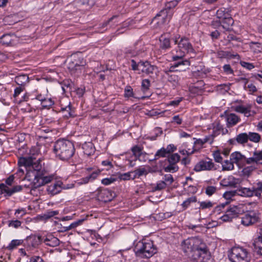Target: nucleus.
<instances>
[{
  "mask_svg": "<svg viewBox=\"0 0 262 262\" xmlns=\"http://www.w3.org/2000/svg\"><path fill=\"white\" fill-rule=\"evenodd\" d=\"M183 251L190 255L194 259L204 260L207 255V249L205 244L198 238H189L181 244Z\"/></svg>",
  "mask_w": 262,
  "mask_h": 262,
  "instance_id": "obj_1",
  "label": "nucleus"
},
{
  "mask_svg": "<svg viewBox=\"0 0 262 262\" xmlns=\"http://www.w3.org/2000/svg\"><path fill=\"white\" fill-rule=\"evenodd\" d=\"M230 158L239 168L243 167L246 164H261L262 150L254 151L252 156L250 158H246L245 155L239 151H235L230 155Z\"/></svg>",
  "mask_w": 262,
  "mask_h": 262,
  "instance_id": "obj_2",
  "label": "nucleus"
},
{
  "mask_svg": "<svg viewBox=\"0 0 262 262\" xmlns=\"http://www.w3.org/2000/svg\"><path fill=\"white\" fill-rule=\"evenodd\" d=\"M73 143L69 140L59 139L54 144V152L57 157L61 160H68L75 153Z\"/></svg>",
  "mask_w": 262,
  "mask_h": 262,
  "instance_id": "obj_3",
  "label": "nucleus"
},
{
  "mask_svg": "<svg viewBox=\"0 0 262 262\" xmlns=\"http://www.w3.org/2000/svg\"><path fill=\"white\" fill-rule=\"evenodd\" d=\"M172 40L174 44L178 45V49L176 50L177 54L172 57V60L177 61L182 59L186 54L194 53V50L189 39L185 37H181L178 35L174 36Z\"/></svg>",
  "mask_w": 262,
  "mask_h": 262,
  "instance_id": "obj_4",
  "label": "nucleus"
},
{
  "mask_svg": "<svg viewBox=\"0 0 262 262\" xmlns=\"http://www.w3.org/2000/svg\"><path fill=\"white\" fill-rule=\"evenodd\" d=\"M228 257L231 262H249L250 260L247 250L241 247L232 248Z\"/></svg>",
  "mask_w": 262,
  "mask_h": 262,
  "instance_id": "obj_5",
  "label": "nucleus"
},
{
  "mask_svg": "<svg viewBox=\"0 0 262 262\" xmlns=\"http://www.w3.org/2000/svg\"><path fill=\"white\" fill-rule=\"evenodd\" d=\"M245 206L243 204L237 205H230L226 210L224 215L220 217V219L223 222H230L234 217L244 213Z\"/></svg>",
  "mask_w": 262,
  "mask_h": 262,
  "instance_id": "obj_6",
  "label": "nucleus"
},
{
  "mask_svg": "<svg viewBox=\"0 0 262 262\" xmlns=\"http://www.w3.org/2000/svg\"><path fill=\"white\" fill-rule=\"evenodd\" d=\"M132 69L134 71H140L142 73L146 75L153 74L157 67L151 65L148 61H140L137 63L134 59L130 61Z\"/></svg>",
  "mask_w": 262,
  "mask_h": 262,
  "instance_id": "obj_7",
  "label": "nucleus"
},
{
  "mask_svg": "<svg viewBox=\"0 0 262 262\" xmlns=\"http://www.w3.org/2000/svg\"><path fill=\"white\" fill-rule=\"evenodd\" d=\"M136 254L141 257L149 258L156 253V249L151 242L142 243L136 248Z\"/></svg>",
  "mask_w": 262,
  "mask_h": 262,
  "instance_id": "obj_8",
  "label": "nucleus"
},
{
  "mask_svg": "<svg viewBox=\"0 0 262 262\" xmlns=\"http://www.w3.org/2000/svg\"><path fill=\"white\" fill-rule=\"evenodd\" d=\"M259 213L254 210L244 212L241 218V223L245 226H249L259 222Z\"/></svg>",
  "mask_w": 262,
  "mask_h": 262,
  "instance_id": "obj_9",
  "label": "nucleus"
},
{
  "mask_svg": "<svg viewBox=\"0 0 262 262\" xmlns=\"http://www.w3.org/2000/svg\"><path fill=\"white\" fill-rule=\"evenodd\" d=\"M85 61L82 58L78 57V55L74 54L72 55L71 61L69 62V69L73 72H77L80 74L84 69L85 65Z\"/></svg>",
  "mask_w": 262,
  "mask_h": 262,
  "instance_id": "obj_10",
  "label": "nucleus"
},
{
  "mask_svg": "<svg viewBox=\"0 0 262 262\" xmlns=\"http://www.w3.org/2000/svg\"><path fill=\"white\" fill-rule=\"evenodd\" d=\"M60 107V112L63 113L66 118L74 117L75 116L74 108L72 107L69 99L67 97H63L59 100Z\"/></svg>",
  "mask_w": 262,
  "mask_h": 262,
  "instance_id": "obj_11",
  "label": "nucleus"
},
{
  "mask_svg": "<svg viewBox=\"0 0 262 262\" xmlns=\"http://www.w3.org/2000/svg\"><path fill=\"white\" fill-rule=\"evenodd\" d=\"M217 168L212 160L206 158L199 161L194 166L193 170L196 172L202 171H215Z\"/></svg>",
  "mask_w": 262,
  "mask_h": 262,
  "instance_id": "obj_12",
  "label": "nucleus"
},
{
  "mask_svg": "<svg viewBox=\"0 0 262 262\" xmlns=\"http://www.w3.org/2000/svg\"><path fill=\"white\" fill-rule=\"evenodd\" d=\"M54 179V176L53 174L46 176L45 171L39 172L38 174L35 175V178H34L32 182V187L34 188H38L51 182Z\"/></svg>",
  "mask_w": 262,
  "mask_h": 262,
  "instance_id": "obj_13",
  "label": "nucleus"
},
{
  "mask_svg": "<svg viewBox=\"0 0 262 262\" xmlns=\"http://www.w3.org/2000/svg\"><path fill=\"white\" fill-rule=\"evenodd\" d=\"M221 117L225 118L227 127L228 128L235 126L241 121L239 116L234 113H229L227 111H225Z\"/></svg>",
  "mask_w": 262,
  "mask_h": 262,
  "instance_id": "obj_14",
  "label": "nucleus"
},
{
  "mask_svg": "<svg viewBox=\"0 0 262 262\" xmlns=\"http://www.w3.org/2000/svg\"><path fill=\"white\" fill-rule=\"evenodd\" d=\"M239 179L235 178L232 176H228L221 180L220 184L224 187H237L242 183Z\"/></svg>",
  "mask_w": 262,
  "mask_h": 262,
  "instance_id": "obj_15",
  "label": "nucleus"
},
{
  "mask_svg": "<svg viewBox=\"0 0 262 262\" xmlns=\"http://www.w3.org/2000/svg\"><path fill=\"white\" fill-rule=\"evenodd\" d=\"M173 11H168L165 9L161 10V11L157 14L154 18V20H161V24H165L168 23L173 15Z\"/></svg>",
  "mask_w": 262,
  "mask_h": 262,
  "instance_id": "obj_16",
  "label": "nucleus"
},
{
  "mask_svg": "<svg viewBox=\"0 0 262 262\" xmlns=\"http://www.w3.org/2000/svg\"><path fill=\"white\" fill-rule=\"evenodd\" d=\"M0 189L2 193H6V195L10 196L13 193L21 191L22 187L20 185H17L12 188H10L4 184H0Z\"/></svg>",
  "mask_w": 262,
  "mask_h": 262,
  "instance_id": "obj_17",
  "label": "nucleus"
},
{
  "mask_svg": "<svg viewBox=\"0 0 262 262\" xmlns=\"http://www.w3.org/2000/svg\"><path fill=\"white\" fill-rule=\"evenodd\" d=\"M40 242V236H36L35 235H31L28 236L24 241V245L29 248L30 249L31 248L36 247Z\"/></svg>",
  "mask_w": 262,
  "mask_h": 262,
  "instance_id": "obj_18",
  "label": "nucleus"
},
{
  "mask_svg": "<svg viewBox=\"0 0 262 262\" xmlns=\"http://www.w3.org/2000/svg\"><path fill=\"white\" fill-rule=\"evenodd\" d=\"M62 183L61 181H57L55 183L51 184L47 188L48 194L54 195L59 193L62 190Z\"/></svg>",
  "mask_w": 262,
  "mask_h": 262,
  "instance_id": "obj_19",
  "label": "nucleus"
},
{
  "mask_svg": "<svg viewBox=\"0 0 262 262\" xmlns=\"http://www.w3.org/2000/svg\"><path fill=\"white\" fill-rule=\"evenodd\" d=\"M35 157V154H33L32 156L28 157H20L18 160V164L20 166H24L25 167L31 166Z\"/></svg>",
  "mask_w": 262,
  "mask_h": 262,
  "instance_id": "obj_20",
  "label": "nucleus"
},
{
  "mask_svg": "<svg viewBox=\"0 0 262 262\" xmlns=\"http://www.w3.org/2000/svg\"><path fill=\"white\" fill-rule=\"evenodd\" d=\"M31 167L33 169V171H32L31 172H28L26 174V179H27L28 177H30L31 173L33 174L34 177L35 178V175L38 174L39 172H43L45 171V170L42 168L41 165L40 163V161H37L35 162H33Z\"/></svg>",
  "mask_w": 262,
  "mask_h": 262,
  "instance_id": "obj_21",
  "label": "nucleus"
},
{
  "mask_svg": "<svg viewBox=\"0 0 262 262\" xmlns=\"http://www.w3.org/2000/svg\"><path fill=\"white\" fill-rule=\"evenodd\" d=\"M120 21L118 20V16L116 15L113 16L110 18L107 21L103 23L102 24L101 28H105L106 30L111 28L115 27Z\"/></svg>",
  "mask_w": 262,
  "mask_h": 262,
  "instance_id": "obj_22",
  "label": "nucleus"
},
{
  "mask_svg": "<svg viewBox=\"0 0 262 262\" xmlns=\"http://www.w3.org/2000/svg\"><path fill=\"white\" fill-rule=\"evenodd\" d=\"M216 21L218 24L217 25H221L222 27L226 30H228L230 27L232 26L234 23V20L231 17V15L226 17L225 19L216 20Z\"/></svg>",
  "mask_w": 262,
  "mask_h": 262,
  "instance_id": "obj_23",
  "label": "nucleus"
},
{
  "mask_svg": "<svg viewBox=\"0 0 262 262\" xmlns=\"http://www.w3.org/2000/svg\"><path fill=\"white\" fill-rule=\"evenodd\" d=\"M233 108L236 112L243 114L246 117H249L251 116L250 106H245L242 105H239L234 106Z\"/></svg>",
  "mask_w": 262,
  "mask_h": 262,
  "instance_id": "obj_24",
  "label": "nucleus"
},
{
  "mask_svg": "<svg viewBox=\"0 0 262 262\" xmlns=\"http://www.w3.org/2000/svg\"><path fill=\"white\" fill-rule=\"evenodd\" d=\"M43 242L50 247H56L59 245V240L52 235H49L44 239Z\"/></svg>",
  "mask_w": 262,
  "mask_h": 262,
  "instance_id": "obj_25",
  "label": "nucleus"
},
{
  "mask_svg": "<svg viewBox=\"0 0 262 262\" xmlns=\"http://www.w3.org/2000/svg\"><path fill=\"white\" fill-rule=\"evenodd\" d=\"M249 166L244 167L241 171L242 175L247 178L249 177L252 173L257 168L256 166L258 164H251Z\"/></svg>",
  "mask_w": 262,
  "mask_h": 262,
  "instance_id": "obj_26",
  "label": "nucleus"
},
{
  "mask_svg": "<svg viewBox=\"0 0 262 262\" xmlns=\"http://www.w3.org/2000/svg\"><path fill=\"white\" fill-rule=\"evenodd\" d=\"M160 48L162 50H167L170 48V40L169 38L162 35L159 38Z\"/></svg>",
  "mask_w": 262,
  "mask_h": 262,
  "instance_id": "obj_27",
  "label": "nucleus"
},
{
  "mask_svg": "<svg viewBox=\"0 0 262 262\" xmlns=\"http://www.w3.org/2000/svg\"><path fill=\"white\" fill-rule=\"evenodd\" d=\"M15 81L19 86L24 87L29 81V78L27 75L21 74L15 77Z\"/></svg>",
  "mask_w": 262,
  "mask_h": 262,
  "instance_id": "obj_28",
  "label": "nucleus"
},
{
  "mask_svg": "<svg viewBox=\"0 0 262 262\" xmlns=\"http://www.w3.org/2000/svg\"><path fill=\"white\" fill-rule=\"evenodd\" d=\"M239 195L245 197H251L254 195V192L253 188L242 187L238 190Z\"/></svg>",
  "mask_w": 262,
  "mask_h": 262,
  "instance_id": "obj_29",
  "label": "nucleus"
},
{
  "mask_svg": "<svg viewBox=\"0 0 262 262\" xmlns=\"http://www.w3.org/2000/svg\"><path fill=\"white\" fill-rule=\"evenodd\" d=\"M100 173V170H96L92 173L91 174L85 177L84 178H82L80 181V183L81 184H87L90 181L95 180L99 174Z\"/></svg>",
  "mask_w": 262,
  "mask_h": 262,
  "instance_id": "obj_30",
  "label": "nucleus"
},
{
  "mask_svg": "<svg viewBox=\"0 0 262 262\" xmlns=\"http://www.w3.org/2000/svg\"><path fill=\"white\" fill-rule=\"evenodd\" d=\"M235 140L240 144H245V143H247L248 141V134L246 133H243L239 134L237 135L235 138Z\"/></svg>",
  "mask_w": 262,
  "mask_h": 262,
  "instance_id": "obj_31",
  "label": "nucleus"
},
{
  "mask_svg": "<svg viewBox=\"0 0 262 262\" xmlns=\"http://www.w3.org/2000/svg\"><path fill=\"white\" fill-rule=\"evenodd\" d=\"M84 154L90 156L94 152V148L91 142L85 143L82 145Z\"/></svg>",
  "mask_w": 262,
  "mask_h": 262,
  "instance_id": "obj_32",
  "label": "nucleus"
},
{
  "mask_svg": "<svg viewBox=\"0 0 262 262\" xmlns=\"http://www.w3.org/2000/svg\"><path fill=\"white\" fill-rule=\"evenodd\" d=\"M247 134L248 140L256 143L259 142L260 141L261 136L259 134L254 132H249Z\"/></svg>",
  "mask_w": 262,
  "mask_h": 262,
  "instance_id": "obj_33",
  "label": "nucleus"
},
{
  "mask_svg": "<svg viewBox=\"0 0 262 262\" xmlns=\"http://www.w3.org/2000/svg\"><path fill=\"white\" fill-rule=\"evenodd\" d=\"M168 75V80L172 83L174 85H178L180 81V77L176 73L170 72Z\"/></svg>",
  "mask_w": 262,
  "mask_h": 262,
  "instance_id": "obj_34",
  "label": "nucleus"
},
{
  "mask_svg": "<svg viewBox=\"0 0 262 262\" xmlns=\"http://www.w3.org/2000/svg\"><path fill=\"white\" fill-rule=\"evenodd\" d=\"M216 15L219 20H223L230 15V14L226 11L225 8L219 9L216 13Z\"/></svg>",
  "mask_w": 262,
  "mask_h": 262,
  "instance_id": "obj_35",
  "label": "nucleus"
},
{
  "mask_svg": "<svg viewBox=\"0 0 262 262\" xmlns=\"http://www.w3.org/2000/svg\"><path fill=\"white\" fill-rule=\"evenodd\" d=\"M125 54L128 57H133L139 54L140 51L136 48L129 47L125 49Z\"/></svg>",
  "mask_w": 262,
  "mask_h": 262,
  "instance_id": "obj_36",
  "label": "nucleus"
},
{
  "mask_svg": "<svg viewBox=\"0 0 262 262\" xmlns=\"http://www.w3.org/2000/svg\"><path fill=\"white\" fill-rule=\"evenodd\" d=\"M234 162L230 160H225L222 164V170L224 171L232 170L234 169Z\"/></svg>",
  "mask_w": 262,
  "mask_h": 262,
  "instance_id": "obj_37",
  "label": "nucleus"
},
{
  "mask_svg": "<svg viewBox=\"0 0 262 262\" xmlns=\"http://www.w3.org/2000/svg\"><path fill=\"white\" fill-rule=\"evenodd\" d=\"M100 196L104 202L111 201L112 198L111 192L107 189H105L101 191Z\"/></svg>",
  "mask_w": 262,
  "mask_h": 262,
  "instance_id": "obj_38",
  "label": "nucleus"
},
{
  "mask_svg": "<svg viewBox=\"0 0 262 262\" xmlns=\"http://www.w3.org/2000/svg\"><path fill=\"white\" fill-rule=\"evenodd\" d=\"M254 195L257 197H260L262 193V182H258L256 183L255 186L252 187Z\"/></svg>",
  "mask_w": 262,
  "mask_h": 262,
  "instance_id": "obj_39",
  "label": "nucleus"
},
{
  "mask_svg": "<svg viewBox=\"0 0 262 262\" xmlns=\"http://www.w3.org/2000/svg\"><path fill=\"white\" fill-rule=\"evenodd\" d=\"M168 155H169L165 149V148L162 147L156 152L155 155V159L157 160L160 158H164Z\"/></svg>",
  "mask_w": 262,
  "mask_h": 262,
  "instance_id": "obj_40",
  "label": "nucleus"
},
{
  "mask_svg": "<svg viewBox=\"0 0 262 262\" xmlns=\"http://www.w3.org/2000/svg\"><path fill=\"white\" fill-rule=\"evenodd\" d=\"M180 157L178 154H173L168 157L169 163L176 164L180 160Z\"/></svg>",
  "mask_w": 262,
  "mask_h": 262,
  "instance_id": "obj_41",
  "label": "nucleus"
},
{
  "mask_svg": "<svg viewBox=\"0 0 262 262\" xmlns=\"http://www.w3.org/2000/svg\"><path fill=\"white\" fill-rule=\"evenodd\" d=\"M124 96L125 97H127V98H129V97L136 98V97L134 96L133 89L130 85H127L125 88Z\"/></svg>",
  "mask_w": 262,
  "mask_h": 262,
  "instance_id": "obj_42",
  "label": "nucleus"
},
{
  "mask_svg": "<svg viewBox=\"0 0 262 262\" xmlns=\"http://www.w3.org/2000/svg\"><path fill=\"white\" fill-rule=\"evenodd\" d=\"M58 211H53V210H49L48 211H47L45 212L42 216L41 218L43 220H48L50 219L51 217L57 215L58 214Z\"/></svg>",
  "mask_w": 262,
  "mask_h": 262,
  "instance_id": "obj_43",
  "label": "nucleus"
},
{
  "mask_svg": "<svg viewBox=\"0 0 262 262\" xmlns=\"http://www.w3.org/2000/svg\"><path fill=\"white\" fill-rule=\"evenodd\" d=\"M150 86V81L149 79H145L142 81L141 90L143 93L147 92L149 89Z\"/></svg>",
  "mask_w": 262,
  "mask_h": 262,
  "instance_id": "obj_44",
  "label": "nucleus"
},
{
  "mask_svg": "<svg viewBox=\"0 0 262 262\" xmlns=\"http://www.w3.org/2000/svg\"><path fill=\"white\" fill-rule=\"evenodd\" d=\"M24 243V241L20 239H13L12 240L8 246V248L9 250L13 249L17 246L20 245L23 243Z\"/></svg>",
  "mask_w": 262,
  "mask_h": 262,
  "instance_id": "obj_45",
  "label": "nucleus"
},
{
  "mask_svg": "<svg viewBox=\"0 0 262 262\" xmlns=\"http://www.w3.org/2000/svg\"><path fill=\"white\" fill-rule=\"evenodd\" d=\"M178 169L179 167L177 165V164H172L170 163L168 166L164 168V171L167 172H174L178 171Z\"/></svg>",
  "mask_w": 262,
  "mask_h": 262,
  "instance_id": "obj_46",
  "label": "nucleus"
},
{
  "mask_svg": "<svg viewBox=\"0 0 262 262\" xmlns=\"http://www.w3.org/2000/svg\"><path fill=\"white\" fill-rule=\"evenodd\" d=\"M54 104V101L51 98H44L42 101L41 105L44 108H49Z\"/></svg>",
  "mask_w": 262,
  "mask_h": 262,
  "instance_id": "obj_47",
  "label": "nucleus"
},
{
  "mask_svg": "<svg viewBox=\"0 0 262 262\" xmlns=\"http://www.w3.org/2000/svg\"><path fill=\"white\" fill-rule=\"evenodd\" d=\"M136 174L139 178L143 175H147L148 172H150V170L147 171L146 169L144 167H140L135 170Z\"/></svg>",
  "mask_w": 262,
  "mask_h": 262,
  "instance_id": "obj_48",
  "label": "nucleus"
},
{
  "mask_svg": "<svg viewBox=\"0 0 262 262\" xmlns=\"http://www.w3.org/2000/svg\"><path fill=\"white\" fill-rule=\"evenodd\" d=\"M196 201V198L195 196H191L189 198H188L186 200L183 202L182 204V206L184 209H186L189 205L193 202H195Z\"/></svg>",
  "mask_w": 262,
  "mask_h": 262,
  "instance_id": "obj_49",
  "label": "nucleus"
},
{
  "mask_svg": "<svg viewBox=\"0 0 262 262\" xmlns=\"http://www.w3.org/2000/svg\"><path fill=\"white\" fill-rule=\"evenodd\" d=\"M178 3L177 0H174L167 3L165 5V10H168V11H173L172 9L174 8Z\"/></svg>",
  "mask_w": 262,
  "mask_h": 262,
  "instance_id": "obj_50",
  "label": "nucleus"
},
{
  "mask_svg": "<svg viewBox=\"0 0 262 262\" xmlns=\"http://www.w3.org/2000/svg\"><path fill=\"white\" fill-rule=\"evenodd\" d=\"M181 60L180 61H178L176 62L173 66H172L170 68H177L180 66H184L186 67H188L190 66V62L187 60H182V59H180Z\"/></svg>",
  "mask_w": 262,
  "mask_h": 262,
  "instance_id": "obj_51",
  "label": "nucleus"
},
{
  "mask_svg": "<svg viewBox=\"0 0 262 262\" xmlns=\"http://www.w3.org/2000/svg\"><path fill=\"white\" fill-rule=\"evenodd\" d=\"M143 148L138 146L135 145L133 146L131 150L133 153V155L136 157H140L141 155V152L142 151Z\"/></svg>",
  "mask_w": 262,
  "mask_h": 262,
  "instance_id": "obj_52",
  "label": "nucleus"
},
{
  "mask_svg": "<svg viewBox=\"0 0 262 262\" xmlns=\"http://www.w3.org/2000/svg\"><path fill=\"white\" fill-rule=\"evenodd\" d=\"M217 191V188L213 186H208L206 188L205 193L208 196H211Z\"/></svg>",
  "mask_w": 262,
  "mask_h": 262,
  "instance_id": "obj_53",
  "label": "nucleus"
},
{
  "mask_svg": "<svg viewBox=\"0 0 262 262\" xmlns=\"http://www.w3.org/2000/svg\"><path fill=\"white\" fill-rule=\"evenodd\" d=\"M82 5L85 6L86 9L92 8L95 4V0H82Z\"/></svg>",
  "mask_w": 262,
  "mask_h": 262,
  "instance_id": "obj_54",
  "label": "nucleus"
},
{
  "mask_svg": "<svg viewBox=\"0 0 262 262\" xmlns=\"http://www.w3.org/2000/svg\"><path fill=\"white\" fill-rule=\"evenodd\" d=\"M11 36L9 34L4 35L1 37V42L5 45H9L11 43Z\"/></svg>",
  "mask_w": 262,
  "mask_h": 262,
  "instance_id": "obj_55",
  "label": "nucleus"
},
{
  "mask_svg": "<svg viewBox=\"0 0 262 262\" xmlns=\"http://www.w3.org/2000/svg\"><path fill=\"white\" fill-rule=\"evenodd\" d=\"M166 184L165 182H163L162 181H160L157 182L156 186L154 188L155 191H159L161 190L166 187Z\"/></svg>",
  "mask_w": 262,
  "mask_h": 262,
  "instance_id": "obj_56",
  "label": "nucleus"
},
{
  "mask_svg": "<svg viewBox=\"0 0 262 262\" xmlns=\"http://www.w3.org/2000/svg\"><path fill=\"white\" fill-rule=\"evenodd\" d=\"M213 129L214 130L213 134L214 136H216L217 135H219L221 131H222L223 134H224V128H223V126L219 123L216 124V125L214 127Z\"/></svg>",
  "mask_w": 262,
  "mask_h": 262,
  "instance_id": "obj_57",
  "label": "nucleus"
},
{
  "mask_svg": "<svg viewBox=\"0 0 262 262\" xmlns=\"http://www.w3.org/2000/svg\"><path fill=\"white\" fill-rule=\"evenodd\" d=\"M163 182H165L166 185H171L172 182H173V178L171 174H165L163 177Z\"/></svg>",
  "mask_w": 262,
  "mask_h": 262,
  "instance_id": "obj_58",
  "label": "nucleus"
},
{
  "mask_svg": "<svg viewBox=\"0 0 262 262\" xmlns=\"http://www.w3.org/2000/svg\"><path fill=\"white\" fill-rule=\"evenodd\" d=\"M200 209H205L207 208H210L213 206V204L210 201H204L200 203Z\"/></svg>",
  "mask_w": 262,
  "mask_h": 262,
  "instance_id": "obj_59",
  "label": "nucleus"
},
{
  "mask_svg": "<svg viewBox=\"0 0 262 262\" xmlns=\"http://www.w3.org/2000/svg\"><path fill=\"white\" fill-rule=\"evenodd\" d=\"M116 179L113 177H110L102 179L101 183L105 185H108L114 183L115 181H116Z\"/></svg>",
  "mask_w": 262,
  "mask_h": 262,
  "instance_id": "obj_60",
  "label": "nucleus"
},
{
  "mask_svg": "<svg viewBox=\"0 0 262 262\" xmlns=\"http://www.w3.org/2000/svg\"><path fill=\"white\" fill-rule=\"evenodd\" d=\"M224 72L227 75L233 74V70L231 69L230 64H225L223 67Z\"/></svg>",
  "mask_w": 262,
  "mask_h": 262,
  "instance_id": "obj_61",
  "label": "nucleus"
},
{
  "mask_svg": "<svg viewBox=\"0 0 262 262\" xmlns=\"http://www.w3.org/2000/svg\"><path fill=\"white\" fill-rule=\"evenodd\" d=\"M240 64L243 67H244L248 70H252V69H253L255 67L254 66L252 63H249V62H247L245 61H241Z\"/></svg>",
  "mask_w": 262,
  "mask_h": 262,
  "instance_id": "obj_62",
  "label": "nucleus"
},
{
  "mask_svg": "<svg viewBox=\"0 0 262 262\" xmlns=\"http://www.w3.org/2000/svg\"><path fill=\"white\" fill-rule=\"evenodd\" d=\"M214 160L217 163H221L222 161V157H221V153L219 151H215L213 154Z\"/></svg>",
  "mask_w": 262,
  "mask_h": 262,
  "instance_id": "obj_63",
  "label": "nucleus"
},
{
  "mask_svg": "<svg viewBox=\"0 0 262 262\" xmlns=\"http://www.w3.org/2000/svg\"><path fill=\"white\" fill-rule=\"evenodd\" d=\"M258 240L259 242V245L258 246L257 252L262 255V229L261 232L260 233V235L258 236Z\"/></svg>",
  "mask_w": 262,
  "mask_h": 262,
  "instance_id": "obj_64",
  "label": "nucleus"
}]
</instances>
